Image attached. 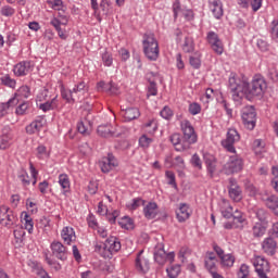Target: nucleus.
I'll list each match as a JSON object with an SVG mask.
<instances>
[{"mask_svg": "<svg viewBox=\"0 0 278 278\" xmlns=\"http://www.w3.org/2000/svg\"><path fill=\"white\" fill-rule=\"evenodd\" d=\"M143 53L150 62H156L160 58V43L155 39V34L146 33L142 40Z\"/></svg>", "mask_w": 278, "mask_h": 278, "instance_id": "obj_1", "label": "nucleus"}, {"mask_svg": "<svg viewBox=\"0 0 278 278\" xmlns=\"http://www.w3.org/2000/svg\"><path fill=\"white\" fill-rule=\"evenodd\" d=\"M248 83L238 75L231 73L228 79V90L231 92L233 101H242L247 97Z\"/></svg>", "mask_w": 278, "mask_h": 278, "instance_id": "obj_2", "label": "nucleus"}, {"mask_svg": "<svg viewBox=\"0 0 278 278\" xmlns=\"http://www.w3.org/2000/svg\"><path fill=\"white\" fill-rule=\"evenodd\" d=\"M266 88H268V84L266 83V78L264 76L256 74L254 75L251 84L245 90L247 99H253V97H264V92H266Z\"/></svg>", "mask_w": 278, "mask_h": 278, "instance_id": "obj_3", "label": "nucleus"}, {"mask_svg": "<svg viewBox=\"0 0 278 278\" xmlns=\"http://www.w3.org/2000/svg\"><path fill=\"white\" fill-rule=\"evenodd\" d=\"M180 129L184 134L182 140L185 144L182 149H190V144H194L197 142V132L194 131V127L188 119H182L180 122Z\"/></svg>", "mask_w": 278, "mask_h": 278, "instance_id": "obj_4", "label": "nucleus"}, {"mask_svg": "<svg viewBox=\"0 0 278 278\" xmlns=\"http://www.w3.org/2000/svg\"><path fill=\"white\" fill-rule=\"evenodd\" d=\"M251 264L254 266L258 278H268V273H270V263L266 257L254 255L251 258Z\"/></svg>", "mask_w": 278, "mask_h": 278, "instance_id": "obj_5", "label": "nucleus"}, {"mask_svg": "<svg viewBox=\"0 0 278 278\" xmlns=\"http://www.w3.org/2000/svg\"><path fill=\"white\" fill-rule=\"evenodd\" d=\"M237 142H240V132L235 128H229L226 134V139L222 140V147H224L228 153H236Z\"/></svg>", "mask_w": 278, "mask_h": 278, "instance_id": "obj_6", "label": "nucleus"}, {"mask_svg": "<svg viewBox=\"0 0 278 278\" xmlns=\"http://www.w3.org/2000/svg\"><path fill=\"white\" fill-rule=\"evenodd\" d=\"M16 223H18L16 213L5 206H2L0 212V225H2V227H7V229H12Z\"/></svg>", "mask_w": 278, "mask_h": 278, "instance_id": "obj_7", "label": "nucleus"}, {"mask_svg": "<svg viewBox=\"0 0 278 278\" xmlns=\"http://www.w3.org/2000/svg\"><path fill=\"white\" fill-rule=\"evenodd\" d=\"M241 118L243 121L244 127L247 129H255V124L257 121V113L255 112V108L253 106H245L242 109Z\"/></svg>", "mask_w": 278, "mask_h": 278, "instance_id": "obj_8", "label": "nucleus"}, {"mask_svg": "<svg viewBox=\"0 0 278 278\" xmlns=\"http://www.w3.org/2000/svg\"><path fill=\"white\" fill-rule=\"evenodd\" d=\"M231 218L232 222L224 223V229H244V225H247V217L244 216V213L237 208L235 210V214H232Z\"/></svg>", "mask_w": 278, "mask_h": 278, "instance_id": "obj_9", "label": "nucleus"}, {"mask_svg": "<svg viewBox=\"0 0 278 278\" xmlns=\"http://www.w3.org/2000/svg\"><path fill=\"white\" fill-rule=\"evenodd\" d=\"M103 257H112L114 253H118L121 251V240L114 236L106 238L103 243Z\"/></svg>", "mask_w": 278, "mask_h": 278, "instance_id": "obj_10", "label": "nucleus"}, {"mask_svg": "<svg viewBox=\"0 0 278 278\" xmlns=\"http://www.w3.org/2000/svg\"><path fill=\"white\" fill-rule=\"evenodd\" d=\"M244 166L242 159L238 155L229 157L228 162L224 165L225 175H233V173H240Z\"/></svg>", "mask_w": 278, "mask_h": 278, "instance_id": "obj_11", "label": "nucleus"}, {"mask_svg": "<svg viewBox=\"0 0 278 278\" xmlns=\"http://www.w3.org/2000/svg\"><path fill=\"white\" fill-rule=\"evenodd\" d=\"M206 42L210 45L211 49H213L214 53L223 55L225 47L223 46V41L220 40V37H218V34L214 30H210L206 34Z\"/></svg>", "mask_w": 278, "mask_h": 278, "instance_id": "obj_12", "label": "nucleus"}, {"mask_svg": "<svg viewBox=\"0 0 278 278\" xmlns=\"http://www.w3.org/2000/svg\"><path fill=\"white\" fill-rule=\"evenodd\" d=\"M135 268L138 273H141V275H146V273L151 269V262L144 256V250L138 252L135 260Z\"/></svg>", "mask_w": 278, "mask_h": 278, "instance_id": "obj_13", "label": "nucleus"}, {"mask_svg": "<svg viewBox=\"0 0 278 278\" xmlns=\"http://www.w3.org/2000/svg\"><path fill=\"white\" fill-rule=\"evenodd\" d=\"M228 194L232 201L240 203L242 201V188L238 186L236 178H229L228 180Z\"/></svg>", "mask_w": 278, "mask_h": 278, "instance_id": "obj_14", "label": "nucleus"}, {"mask_svg": "<svg viewBox=\"0 0 278 278\" xmlns=\"http://www.w3.org/2000/svg\"><path fill=\"white\" fill-rule=\"evenodd\" d=\"M50 249L56 260H61V262H66V260H68V250L63 245L62 242L53 241L50 244Z\"/></svg>", "mask_w": 278, "mask_h": 278, "instance_id": "obj_15", "label": "nucleus"}, {"mask_svg": "<svg viewBox=\"0 0 278 278\" xmlns=\"http://www.w3.org/2000/svg\"><path fill=\"white\" fill-rule=\"evenodd\" d=\"M262 251L265 255L273 257L277 253V240L275 237H266L262 242Z\"/></svg>", "mask_w": 278, "mask_h": 278, "instance_id": "obj_16", "label": "nucleus"}, {"mask_svg": "<svg viewBox=\"0 0 278 278\" xmlns=\"http://www.w3.org/2000/svg\"><path fill=\"white\" fill-rule=\"evenodd\" d=\"M99 166L102 170V173H110V170H114L116 166H118V161H116V157H114V154H108L106 157H103Z\"/></svg>", "mask_w": 278, "mask_h": 278, "instance_id": "obj_17", "label": "nucleus"}, {"mask_svg": "<svg viewBox=\"0 0 278 278\" xmlns=\"http://www.w3.org/2000/svg\"><path fill=\"white\" fill-rule=\"evenodd\" d=\"M13 73L16 77H25L31 73V61H22L14 65Z\"/></svg>", "mask_w": 278, "mask_h": 278, "instance_id": "obj_18", "label": "nucleus"}, {"mask_svg": "<svg viewBox=\"0 0 278 278\" xmlns=\"http://www.w3.org/2000/svg\"><path fill=\"white\" fill-rule=\"evenodd\" d=\"M208 8L217 21H220L223 18V15L225 14V11L223 9V1L220 0H208Z\"/></svg>", "mask_w": 278, "mask_h": 278, "instance_id": "obj_19", "label": "nucleus"}, {"mask_svg": "<svg viewBox=\"0 0 278 278\" xmlns=\"http://www.w3.org/2000/svg\"><path fill=\"white\" fill-rule=\"evenodd\" d=\"M61 238L64 244L71 245L72 242L77 240V236H75V229L73 227L65 226L61 231Z\"/></svg>", "mask_w": 278, "mask_h": 278, "instance_id": "obj_20", "label": "nucleus"}, {"mask_svg": "<svg viewBox=\"0 0 278 278\" xmlns=\"http://www.w3.org/2000/svg\"><path fill=\"white\" fill-rule=\"evenodd\" d=\"M176 218L178 223H186L190 218V206L186 203H180L176 210Z\"/></svg>", "mask_w": 278, "mask_h": 278, "instance_id": "obj_21", "label": "nucleus"}, {"mask_svg": "<svg viewBox=\"0 0 278 278\" xmlns=\"http://www.w3.org/2000/svg\"><path fill=\"white\" fill-rule=\"evenodd\" d=\"M98 135L101 136V138H112L113 136H116V129L113 128L111 124H104L98 126Z\"/></svg>", "mask_w": 278, "mask_h": 278, "instance_id": "obj_22", "label": "nucleus"}, {"mask_svg": "<svg viewBox=\"0 0 278 278\" xmlns=\"http://www.w3.org/2000/svg\"><path fill=\"white\" fill-rule=\"evenodd\" d=\"M154 262L163 266L166 264V251L164 250V244L159 243L154 251Z\"/></svg>", "mask_w": 278, "mask_h": 278, "instance_id": "obj_23", "label": "nucleus"}, {"mask_svg": "<svg viewBox=\"0 0 278 278\" xmlns=\"http://www.w3.org/2000/svg\"><path fill=\"white\" fill-rule=\"evenodd\" d=\"M219 211L222 216L227 219L231 218L236 212L233 211V206H231V204L227 200H223L220 202Z\"/></svg>", "mask_w": 278, "mask_h": 278, "instance_id": "obj_24", "label": "nucleus"}, {"mask_svg": "<svg viewBox=\"0 0 278 278\" xmlns=\"http://www.w3.org/2000/svg\"><path fill=\"white\" fill-rule=\"evenodd\" d=\"M42 127H45V119H35L33 123L26 126V134H29L30 136L34 134H39L42 130Z\"/></svg>", "mask_w": 278, "mask_h": 278, "instance_id": "obj_25", "label": "nucleus"}, {"mask_svg": "<svg viewBox=\"0 0 278 278\" xmlns=\"http://www.w3.org/2000/svg\"><path fill=\"white\" fill-rule=\"evenodd\" d=\"M50 25H52L55 31H58V36L59 38H61V40H66L68 38V33L66 31V29L62 28V24H60L59 17H52L50 21Z\"/></svg>", "mask_w": 278, "mask_h": 278, "instance_id": "obj_26", "label": "nucleus"}, {"mask_svg": "<svg viewBox=\"0 0 278 278\" xmlns=\"http://www.w3.org/2000/svg\"><path fill=\"white\" fill-rule=\"evenodd\" d=\"M204 162L208 177H211V179L214 178V173H216V159L211 154H206L204 155Z\"/></svg>", "mask_w": 278, "mask_h": 278, "instance_id": "obj_27", "label": "nucleus"}, {"mask_svg": "<svg viewBox=\"0 0 278 278\" xmlns=\"http://www.w3.org/2000/svg\"><path fill=\"white\" fill-rule=\"evenodd\" d=\"M59 185L62 188V193L64 194V197H68V193L71 192V178H68V175L60 174Z\"/></svg>", "mask_w": 278, "mask_h": 278, "instance_id": "obj_28", "label": "nucleus"}, {"mask_svg": "<svg viewBox=\"0 0 278 278\" xmlns=\"http://www.w3.org/2000/svg\"><path fill=\"white\" fill-rule=\"evenodd\" d=\"M143 215L149 219L153 220L157 216V203L150 202L143 207Z\"/></svg>", "mask_w": 278, "mask_h": 278, "instance_id": "obj_29", "label": "nucleus"}, {"mask_svg": "<svg viewBox=\"0 0 278 278\" xmlns=\"http://www.w3.org/2000/svg\"><path fill=\"white\" fill-rule=\"evenodd\" d=\"M266 229H268V223H255L252 227V233L254 238H262L266 233Z\"/></svg>", "mask_w": 278, "mask_h": 278, "instance_id": "obj_30", "label": "nucleus"}, {"mask_svg": "<svg viewBox=\"0 0 278 278\" xmlns=\"http://www.w3.org/2000/svg\"><path fill=\"white\" fill-rule=\"evenodd\" d=\"M15 105H18L16 98H11L7 103H0V118L7 116L10 108H14Z\"/></svg>", "mask_w": 278, "mask_h": 278, "instance_id": "obj_31", "label": "nucleus"}, {"mask_svg": "<svg viewBox=\"0 0 278 278\" xmlns=\"http://www.w3.org/2000/svg\"><path fill=\"white\" fill-rule=\"evenodd\" d=\"M22 223H24V227L28 233H34V219L27 212L22 213Z\"/></svg>", "mask_w": 278, "mask_h": 278, "instance_id": "obj_32", "label": "nucleus"}, {"mask_svg": "<svg viewBox=\"0 0 278 278\" xmlns=\"http://www.w3.org/2000/svg\"><path fill=\"white\" fill-rule=\"evenodd\" d=\"M140 117V110L138 108H128L125 110L124 118L125 121H136Z\"/></svg>", "mask_w": 278, "mask_h": 278, "instance_id": "obj_33", "label": "nucleus"}, {"mask_svg": "<svg viewBox=\"0 0 278 278\" xmlns=\"http://www.w3.org/2000/svg\"><path fill=\"white\" fill-rule=\"evenodd\" d=\"M9 147H12V135L3 134L0 135V151L8 150Z\"/></svg>", "mask_w": 278, "mask_h": 278, "instance_id": "obj_34", "label": "nucleus"}, {"mask_svg": "<svg viewBox=\"0 0 278 278\" xmlns=\"http://www.w3.org/2000/svg\"><path fill=\"white\" fill-rule=\"evenodd\" d=\"M75 92L73 91V89H66L64 88V85H61V96L62 99H64L65 101H67V103H75Z\"/></svg>", "mask_w": 278, "mask_h": 278, "instance_id": "obj_35", "label": "nucleus"}, {"mask_svg": "<svg viewBox=\"0 0 278 278\" xmlns=\"http://www.w3.org/2000/svg\"><path fill=\"white\" fill-rule=\"evenodd\" d=\"M55 108H58V96L52 98L51 101L39 104V110H42V112H49V110H55Z\"/></svg>", "mask_w": 278, "mask_h": 278, "instance_id": "obj_36", "label": "nucleus"}, {"mask_svg": "<svg viewBox=\"0 0 278 278\" xmlns=\"http://www.w3.org/2000/svg\"><path fill=\"white\" fill-rule=\"evenodd\" d=\"M29 94H31L29 88L27 86H22L15 92L13 99H16V101L18 102V99H28Z\"/></svg>", "mask_w": 278, "mask_h": 278, "instance_id": "obj_37", "label": "nucleus"}, {"mask_svg": "<svg viewBox=\"0 0 278 278\" xmlns=\"http://www.w3.org/2000/svg\"><path fill=\"white\" fill-rule=\"evenodd\" d=\"M219 260L224 268H231V266H233L236 263V257L231 254H224Z\"/></svg>", "mask_w": 278, "mask_h": 278, "instance_id": "obj_38", "label": "nucleus"}, {"mask_svg": "<svg viewBox=\"0 0 278 278\" xmlns=\"http://www.w3.org/2000/svg\"><path fill=\"white\" fill-rule=\"evenodd\" d=\"M182 51L185 53L194 52V39L192 37H185V40L182 43Z\"/></svg>", "mask_w": 278, "mask_h": 278, "instance_id": "obj_39", "label": "nucleus"}, {"mask_svg": "<svg viewBox=\"0 0 278 278\" xmlns=\"http://www.w3.org/2000/svg\"><path fill=\"white\" fill-rule=\"evenodd\" d=\"M169 140L172 144L176 147V151H186V149H184V144H186V141L182 139V143H181V139L179 138V135L177 134L172 135Z\"/></svg>", "mask_w": 278, "mask_h": 278, "instance_id": "obj_40", "label": "nucleus"}, {"mask_svg": "<svg viewBox=\"0 0 278 278\" xmlns=\"http://www.w3.org/2000/svg\"><path fill=\"white\" fill-rule=\"evenodd\" d=\"M0 81L2 86H5L7 88H16V79H13L10 74H5L4 76L0 77Z\"/></svg>", "mask_w": 278, "mask_h": 278, "instance_id": "obj_41", "label": "nucleus"}, {"mask_svg": "<svg viewBox=\"0 0 278 278\" xmlns=\"http://www.w3.org/2000/svg\"><path fill=\"white\" fill-rule=\"evenodd\" d=\"M17 179L21 181L22 186L24 188H27L31 181L29 180V174H27V170L21 169L17 174Z\"/></svg>", "mask_w": 278, "mask_h": 278, "instance_id": "obj_42", "label": "nucleus"}, {"mask_svg": "<svg viewBox=\"0 0 278 278\" xmlns=\"http://www.w3.org/2000/svg\"><path fill=\"white\" fill-rule=\"evenodd\" d=\"M254 214L260 223H267L268 224V212L264 208L256 207L254 210Z\"/></svg>", "mask_w": 278, "mask_h": 278, "instance_id": "obj_43", "label": "nucleus"}, {"mask_svg": "<svg viewBox=\"0 0 278 278\" xmlns=\"http://www.w3.org/2000/svg\"><path fill=\"white\" fill-rule=\"evenodd\" d=\"M189 64L192 66V68L199 71V68H201V54L195 53V55H191L189 58Z\"/></svg>", "mask_w": 278, "mask_h": 278, "instance_id": "obj_44", "label": "nucleus"}, {"mask_svg": "<svg viewBox=\"0 0 278 278\" xmlns=\"http://www.w3.org/2000/svg\"><path fill=\"white\" fill-rule=\"evenodd\" d=\"M101 12L104 16H108L110 12H112V1L111 0H102L100 3Z\"/></svg>", "mask_w": 278, "mask_h": 278, "instance_id": "obj_45", "label": "nucleus"}, {"mask_svg": "<svg viewBox=\"0 0 278 278\" xmlns=\"http://www.w3.org/2000/svg\"><path fill=\"white\" fill-rule=\"evenodd\" d=\"M50 152L47 150V147L40 144L37 147V157L38 160H48Z\"/></svg>", "mask_w": 278, "mask_h": 278, "instance_id": "obj_46", "label": "nucleus"}, {"mask_svg": "<svg viewBox=\"0 0 278 278\" xmlns=\"http://www.w3.org/2000/svg\"><path fill=\"white\" fill-rule=\"evenodd\" d=\"M166 273L169 278H177L179 277V273H181V266L173 265L166 269Z\"/></svg>", "mask_w": 278, "mask_h": 278, "instance_id": "obj_47", "label": "nucleus"}, {"mask_svg": "<svg viewBox=\"0 0 278 278\" xmlns=\"http://www.w3.org/2000/svg\"><path fill=\"white\" fill-rule=\"evenodd\" d=\"M58 16H59V23L66 26L68 25V13H66V9H60L58 11Z\"/></svg>", "mask_w": 278, "mask_h": 278, "instance_id": "obj_48", "label": "nucleus"}, {"mask_svg": "<svg viewBox=\"0 0 278 278\" xmlns=\"http://www.w3.org/2000/svg\"><path fill=\"white\" fill-rule=\"evenodd\" d=\"M101 58H102V64L104 66H112V64L114 63V58H112V53H110L108 51H104L101 54Z\"/></svg>", "mask_w": 278, "mask_h": 278, "instance_id": "obj_49", "label": "nucleus"}, {"mask_svg": "<svg viewBox=\"0 0 278 278\" xmlns=\"http://www.w3.org/2000/svg\"><path fill=\"white\" fill-rule=\"evenodd\" d=\"M152 142H153V139L149 138L147 135H142L139 138V147H141V149H149Z\"/></svg>", "mask_w": 278, "mask_h": 278, "instance_id": "obj_50", "label": "nucleus"}, {"mask_svg": "<svg viewBox=\"0 0 278 278\" xmlns=\"http://www.w3.org/2000/svg\"><path fill=\"white\" fill-rule=\"evenodd\" d=\"M146 131L147 134H150L151 136H153V134L157 131V122L155 119L149 121L146 124Z\"/></svg>", "mask_w": 278, "mask_h": 278, "instance_id": "obj_51", "label": "nucleus"}, {"mask_svg": "<svg viewBox=\"0 0 278 278\" xmlns=\"http://www.w3.org/2000/svg\"><path fill=\"white\" fill-rule=\"evenodd\" d=\"M27 110H29V102H23L16 108L15 114L17 116H25V114H27Z\"/></svg>", "mask_w": 278, "mask_h": 278, "instance_id": "obj_52", "label": "nucleus"}, {"mask_svg": "<svg viewBox=\"0 0 278 278\" xmlns=\"http://www.w3.org/2000/svg\"><path fill=\"white\" fill-rule=\"evenodd\" d=\"M141 205H144L142 198H135L132 202L127 204L128 210H138Z\"/></svg>", "mask_w": 278, "mask_h": 278, "instance_id": "obj_53", "label": "nucleus"}, {"mask_svg": "<svg viewBox=\"0 0 278 278\" xmlns=\"http://www.w3.org/2000/svg\"><path fill=\"white\" fill-rule=\"evenodd\" d=\"M46 262L48 264V266H51V268H53L54 270H62V265L55 261L52 260L51 257H49V255L46 254Z\"/></svg>", "mask_w": 278, "mask_h": 278, "instance_id": "obj_54", "label": "nucleus"}, {"mask_svg": "<svg viewBox=\"0 0 278 278\" xmlns=\"http://www.w3.org/2000/svg\"><path fill=\"white\" fill-rule=\"evenodd\" d=\"M15 12H16V10H14V8H12L10 5H4L0 10V14L2 16H14Z\"/></svg>", "mask_w": 278, "mask_h": 278, "instance_id": "obj_55", "label": "nucleus"}, {"mask_svg": "<svg viewBox=\"0 0 278 278\" xmlns=\"http://www.w3.org/2000/svg\"><path fill=\"white\" fill-rule=\"evenodd\" d=\"M189 113L192 116H197V114H201V104L197 102L189 104Z\"/></svg>", "mask_w": 278, "mask_h": 278, "instance_id": "obj_56", "label": "nucleus"}, {"mask_svg": "<svg viewBox=\"0 0 278 278\" xmlns=\"http://www.w3.org/2000/svg\"><path fill=\"white\" fill-rule=\"evenodd\" d=\"M166 179L168 180L167 184L169 186H173V188H177V181L175 179V173H173L172 170H167L165 173Z\"/></svg>", "mask_w": 278, "mask_h": 278, "instance_id": "obj_57", "label": "nucleus"}, {"mask_svg": "<svg viewBox=\"0 0 278 278\" xmlns=\"http://www.w3.org/2000/svg\"><path fill=\"white\" fill-rule=\"evenodd\" d=\"M160 114L162 118H165V121H170V118H173V110L168 106H164Z\"/></svg>", "mask_w": 278, "mask_h": 278, "instance_id": "obj_58", "label": "nucleus"}, {"mask_svg": "<svg viewBox=\"0 0 278 278\" xmlns=\"http://www.w3.org/2000/svg\"><path fill=\"white\" fill-rule=\"evenodd\" d=\"M148 97H157V84H155V81H150L148 86Z\"/></svg>", "mask_w": 278, "mask_h": 278, "instance_id": "obj_59", "label": "nucleus"}, {"mask_svg": "<svg viewBox=\"0 0 278 278\" xmlns=\"http://www.w3.org/2000/svg\"><path fill=\"white\" fill-rule=\"evenodd\" d=\"M72 90H73L74 94H78V93H81V92H86V90H88V89L86 88V83L80 81Z\"/></svg>", "mask_w": 278, "mask_h": 278, "instance_id": "obj_60", "label": "nucleus"}, {"mask_svg": "<svg viewBox=\"0 0 278 278\" xmlns=\"http://www.w3.org/2000/svg\"><path fill=\"white\" fill-rule=\"evenodd\" d=\"M205 268L213 275L216 273V261H205Z\"/></svg>", "mask_w": 278, "mask_h": 278, "instance_id": "obj_61", "label": "nucleus"}, {"mask_svg": "<svg viewBox=\"0 0 278 278\" xmlns=\"http://www.w3.org/2000/svg\"><path fill=\"white\" fill-rule=\"evenodd\" d=\"M106 92H110V94H118V86L114 83H109L106 86Z\"/></svg>", "mask_w": 278, "mask_h": 278, "instance_id": "obj_62", "label": "nucleus"}, {"mask_svg": "<svg viewBox=\"0 0 278 278\" xmlns=\"http://www.w3.org/2000/svg\"><path fill=\"white\" fill-rule=\"evenodd\" d=\"M268 235L271 238H278V222L271 225V228L269 229Z\"/></svg>", "mask_w": 278, "mask_h": 278, "instance_id": "obj_63", "label": "nucleus"}, {"mask_svg": "<svg viewBox=\"0 0 278 278\" xmlns=\"http://www.w3.org/2000/svg\"><path fill=\"white\" fill-rule=\"evenodd\" d=\"M36 275H38V277H41V278H51V276H49V273H47V270H45V268L40 266H37Z\"/></svg>", "mask_w": 278, "mask_h": 278, "instance_id": "obj_64", "label": "nucleus"}]
</instances>
